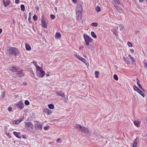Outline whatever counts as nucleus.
<instances>
[{
    "mask_svg": "<svg viewBox=\"0 0 147 147\" xmlns=\"http://www.w3.org/2000/svg\"><path fill=\"white\" fill-rule=\"evenodd\" d=\"M4 96H5V95H4V94H3V97H4Z\"/></svg>",
    "mask_w": 147,
    "mask_h": 147,
    "instance_id": "obj_61",
    "label": "nucleus"
},
{
    "mask_svg": "<svg viewBox=\"0 0 147 147\" xmlns=\"http://www.w3.org/2000/svg\"><path fill=\"white\" fill-rule=\"evenodd\" d=\"M134 124L137 127H138L139 123H138L136 121H134Z\"/></svg>",
    "mask_w": 147,
    "mask_h": 147,
    "instance_id": "obj_37",
    "label": "nucleus"
},
{
    "mask_svg": "<svg viewBox=\"0 0 147 147\" xmlns=\"http://www.w3.org/2000/svg\"><path fill=\"white\" fill-rule=\"evenodd\" d=\"M57 8L56 7H55V9L56 11H57Z\"/></svg>",
    "mask_w": 147,
    "mask_h": 147,
    "instance_id": "obj_57",
    "label": "nucleus"
},
{
    "mask_svg": "<svg viewBox=\"0 0 147 147\" xmlns=\"http://www.w3.org/2000/svg\"><path fill=\"white\" fill-rule=\"evenodd\" d=\"M113 5L117 9V10L119 13H123L124 12V11L122 9L121 7H119L117 5H116L115 4H113Z\"/></svg>",
    "mask_w": 147,
    "mask_h": 147,
    "instance_id": "obj_9",
    "label": "nucleus"
},
{
    "mask_svg": "<svg viewBox=\"0 0 147 147\" xmlns=\"http://www.w3.org/2000/svg\"><path fill=\"white\" fill-rule=\"evenodd\" d=\"M49 127V126H45L44 127V129L45 130H47L48 128Z\"/></svg>",
    "mask_w": 147,
    "mask_h": 147,
    "instance_id": "obj_41",
    "label": "nucleus"
},
{
    "mask_svg": "<svg viewBox=\"0 0 147 147\" xmlns=\"http://www.w3.org/2000/svg\"><path fill=\"white\" fill-rule=\"evenodd\" d=\"M138 140V139H137V138H136L135 139H134V143L132 147H136L137 144V141Z\"/></svg>",
    "mask_w": 147,
    "mask_h": 147,
    "instance_id": "obj_16",
    "label": "nucleus"
},
{
    "mask_svg": "<svg viewBox=\"0 0 147 147\" xmlns=\"http://www.w3.org/2000/svg\"><path fill=\"white\" fill-rule=\"evenodd\" d=\"M72 2L74 3H76L77 2V0H72Z\"/></svg>",
    "mask_w": 147,
    "mask_h": 147,
    "instance_id": "obj_48",
    "label": "nucleus"
},
{
    "mask_svg": "<svg viewBox=\"0 0 147 147\" xmlns=\"http://www.w3.org/2000/svg\"><path fill=\"white\" fill-rule=\"evenodd\" d=\"M133 87L134 90L137 91L139 89L135 85L133 86Z\"/></svg>",
    "mask_w": 147,
    "mask_h": 147,
    "instance_id": "obj_30",
    "label": "nucleus"
},
{
    "mask_svg": "<svg viewBox=\"0 0 147 147\" xmlns=\"http://www.w3.org/2000/svg\"><path fill=\"white\" fill-rule=\"evenodd\" d=\"M139 94H140L143 97H144V94L143 92L140 89L137 91Z\"/></svg>",
    "mask_w": 147,
    "mask_h": 147,
    "instance_id": "obj_19",
    "label": "nucleus"
},
{
    "mask_svg": "<svg viewBox=\"0 0 147 147\" xmlns=\"http://www.w3.org/2000/svg\"><path fill=\"white\" fill-rule=\"evenodd\" d=\"M56 93L57 95L63 97H65V93L62 91H57L56 92Z\"/></svg>",
    "mask_w": 147,
    "mask_h": 147,
    "instance_id": "obj_12",
    "label": "nucleus"
},
{
    "mask_svg": "<svg viewBox=\"0 0 147 147\" xmlns=\"http://www.w3.org/2000/svg\"><path fill=\"white\" fill-rule=\"evenodd\" d=\"M2 31V29H1L0 28V34L1 33Z\"/></svg>",
    "mask_w": 147,
    "mask_h": 147,
    "instance_id": "obj_53",
    "label": "nucleus"
},
{
    "mask_svg": "<svg viewBox=\"0 0 147 147\" xmlns=\"http://www.w3.org/2000/svg\"><path fill=\"white\" fill-rule=\"evenodd\" d=\"M113 1L114 0H113Z\"/></svg>",
    "mask_w": 147,
    "mask_h": 147,
    "instance_id": "obj_64",
    "label": "nucleus"
},
{
    "mask_svg": "<svg viewBox=\"0 0 147 147\" xmlns=\"http://www.w3.org/2000/svg\"><path fill=\"white\" fill-rule=\"evenodd\" d=\"M13 133L17 138L19 139L21 138V137L19 136V135L20 134V133H17L16 132L14 131L13 132Z\"/></svg>",
    "mask_w": 147,
    "mask_h": 147,
    "instance_id": "obj_17",
    "label": "nucleus"
},
{
    "mask_svg": "<svg viewBox=\"0 0 147 147\" xmlns=\"http://www.w3.org/2000/svg\"><path fill=\"white\" fill-rule=\"evenodd\" d=\"M96 11L97 12H99L100 11V8L99 6H97L95 9Z\"/></svg>",
    "mask_w": 147,
    "mask_h": 147,
    "instance_id": "obj_29",
    "label": "nucleus"
},
{
    "mask_svg": "<svg viewBox=\"0 0 147 147\" xmlns=\"http://www.w3.org/2000/svg\"><path fill=\"white\" fill-rule=\"evenodd\" d=\"M144 63L145 66L147 68V63L146 62H144Z\"/></svg>",
    "mask_w": 147,
    "mask_h": 147,
    "instance_id": "obj_49",
    "label": "nucleus"
},
{
    "mask_svg": "<svg viewBox=\"0 0 147 147\" xmlns=\"http://www.w3.org/2000/svg\"><path fill=\"white\" fill-rule=\"evenodd\" d=\"M137 83L138 84V86L139 87V88L142 89V87L141 85L138 82H137Z\"/></svg>",
    "mask_w": 147,
    "mask_h": 147,
    "instance_id": "obj_43",
    "label": "nucleus"
},
{
    "mask_svg": "<svg viewBox=\"0 0 147 147\" xmlns=\"http://www.w3.org/2000/svg\"><path fill=\"white\" fill-rule=\"evenodd\" d=\"M42 124L39 122H38L34 124L35 129L37 130H41L42 129Z\"/></svg>",
    "mask_w": 147,
    "mask_h": 147,
    "instance_id": "obj_5",
    "label": "nucleus"
},
{
    "mask_svg": "<svg viewBox=\"0 0 147 147\" xmlns=\"http://www.w3.org/2000/svg\"><path fill=\"white\" fill-rule=\"evenodd\" d=\"M75 56L78 59L82 61L83 62L85 63H86H86L87 62V61H86V60L85 59L80 56L78 55L77 54H76L75 55Z\"/></svg>",
    "mask_w": 147,
    "mask_h": 147,
    "instance_id": "obj_11",
    "label": "nucleus"
},
{
    "mask_svg": "<svg viewBox=\"0 0 147 147\" xmlns=\"http://www.w3.org/2000/svg\"><path fill=\"white\" fill-rule=\"evenodd\" d=\"M50 17L52 19L54 20L55 18V16L53 14H51Z\"/></svg>",
    "mask_w": 147,
    "mask_h": 147,
    "instance_id": "obj_36",
    "label": "nucleus"
},
{
    "mask_svg": "<svg viewBox=\"0 0 147 147\" xmlns=\"http://www.w3.org/2000/svg\"><path fill=\"white\" fill-rule=\"evenodd\" d=\"M81 47H80V49H81Z\"/></svg>",
    "mask_w": 147,
    "mask_h": 147,
    "instance_id": "obj_63",
    "label": "nucleus"
},
{
    "mask_svg": "<svg viewBox=\"0 0 147 147\" xmlns=\"http://www.w3.org/2000/svg\"><path fill=\"white\" fill-rule=\"evenodd\" d=\"M21 9L22 11H24L25 10V6L24 5H21L20 6Z\"/></svg>",
    "mask_w": 147,
    "mask_h": 147,
    "instance_id": "obj_28",
    "label": "nucleus"
},
{
    "mask_svg": "<svg viewBox=\"0 0 147 147\" xmlns=\"http://www.w3.org/2000/svg\"><path fill=\"white\" fill-rule=\"evenodd\" d=\"M129 56H130V58L131 60L133 62H135L134 59V57H133L131 56V55H129Z\"/></svg>",
    "mask_w": 147,
    "mask_h": 147,
    "instance_id": "obj_39",
    "label": "nucleus"
},
{
    "mask_svg": "<svg viewBox=\"0 0 147 147\" xmlns=\"http://www.w3.org/2000/svg\"><path fill=\"white\" fill-rule=\"evenodd\" d=\"M119 26L120 27V30L121 31H123L124 28V27L122 24H120L119 25Z\"/></svg>",
    "mask_w": 147,
    "mask_h": 147,
    "instance_id": "obj_32",
    "label": "nucleus"
},
{
    "mask_svg": "<svg viewBox=\"0 0 147 147\" xmlns=\"http://www.w3.org/2000/svg\"><path fill=\"white\" fill-rule=\"evenodd\" d=\"M91 35L94 38H96V35L94 32L92 31L91 32Z\"/></svg>",
    "mask_w": 147,
    "mask_h": 147,
    "instance_id": "obj_26",
    "label": "nucleus"
},
{
    "mask_svg": "<svg viewBox=\"0 0 147 147\" xmlns=\"http://www.w3.org/2000/svg\"><path fill=\"white\" fill-rule=\"evenodd\" d=\"M90 25H91V26H92L96 27L97 26L98 24L94 22V23H91V24H90Z\"/></svg>",
    "mask_w": 147,
    "mask_h": 147,
    "instance_id": "obj_27",
    "label": "nucleus"
},
{
    "mask_svg": "<svg viewBox=\"0 0 147 147\" xmlns=\"http://www.w3.org/2000/svg\"><path fill=\"white\" fill-rule=\"evenodd\" d=\"M75 127L81 132L83 133L86 134L87 135L89 136L90 135L91 132L87 127H84L78 124H76V125Z\"/></svg>",
    "mask_w": 147,
    "mask_h": 147,
    "instance_id": "obj_1",
    "label": "nucleus"
},
{
    "mask_svg": "<svg viewBox=\"0 0 147 147\" xmlns=\"http://www.w3.org/2000/svg\"><path fill=\"white\" fill-rule=\"evenodd\" d=\"M61 139H57L56 141L58 142H59L61 141Z\"/></svg>",
    "mask_w": 147,
    "mask_h": 147,
    "instance_id": "obj_51",
    "label": "nucleus"
},
{
    "mask_svg": "<svg viewBox=\"0 0 147 147\" xmlns=\"http://www.w3.org/2000/svg\"><path fill=\"white\" fill-rule=\"evenodd\" d=\"M137 80H138V82H140V81L138 79H137Z\"/></svg>",
    "mask_w": 147,
    "mask_h": 147,
    "instance_id": "obj_59",
    "label": "nucleus"
},
{
    "mask_svg": "<svg viewBox=\"0 0 147 147\" xmlns=\"http://www.w3.org/2000/svg\"><path fill=\"white\" fill-rule=\"evenodd\" d=\"M23 138H24V139H26V137L25 136H23Z\"/></svg>",
    "mask_w": 147,
    "mask_h": 147,
    "instance_id": "obj_56",
    "label": "nucleus"
},
{
    "mask_svg": "<svg viewBox=\"0 0 147 147\" xmlns=\"http://www.w3.org/2000/svg\"><path fill=\"white\" fill-rule=\"evenodd\" d=\"M144 0H139V1L140 2H143Z\"/></svg>",
    "mask_w": 147,
    "mask_h": 147,
    "instance_id": "obj_52",
    "label": "nucleus"
},
{
    "mask_svg": "<svg viewBox=\"0 0 147 147\" xmlns=\"http://www.w3.org/2000/svg\"><path fill=\"white\" fill-rule=\"evenodd\" d=\"M127 45L129 47H132V44L129 42H128L127 43Z\"/></svg>",
    "mask_w": 147,
    "mask_h": 147,
    "instance_id": "obj_35",
    "label": "nucleus"
},
{
    "mask_svg": "<svg viewBox=\"0 0 147 147\" xmlns=\"http://www.w3.org/2000/svg\"><path fill=\"white\" fill-rule=\"evenodd\" d=\"M112 32L116 36H118L117 32L115 29H113L112 31Z\"/></svg>",
    "mask_w": 147,
    "mask_h": 147,
    "instance_id": "obj_23",
    "label": "nucleus"
},
{
    "mask_svg": "<svg viewBox=\"0 0 147 147\" xmlns=\"http://www.w3.org/2000/svg\"><path fill=\"white\" fill-rule=\"evenodd\" d=\"M15 106H17L20 110L22 109L24 107V105L23 103L21 101H20L17 102L15 105Z\"/></svg>",
    "mask_w": 147,
    "mask_h": 147,
    "instance_id": "obj_7",
    "label": "nucleus"
},
{
    "mask_svg": "<svg viewBox=\"0 0 147 147\" xmlns=\"http://www.w3.org/2000/svg\"><path fill=\"white\" fill-rule=\"evenodd\" d=\"M61 34L58 32H57L55 34V37L57 38H60L61 37Z\"/></svg>",
    "mask_w": 147,
    "mask_h": 147,
    "instance_id": "obj_22",
    "label": "nucleus"
},
{
    "mask_svg": "<svg viewBox=\"0 0 147 147\" xmlns=\"http://www.w3.org/2000/svg\"><path fill=\"white\" fill-rule=\"evenodd\" d=\"M11 3V2L9 0L6 1L5 2V5H4L5 7H6L7 6L9 5Z\"/></svg>",
    "mask_w": 147,
    "mask_h": 147,
    "instance_id": "obj_21",
    "label": "nucleus"
},
{
    "mask_svg": "<svg viewBox=\"0 0 147 147\" xmlns=\"http://www.w3.org/2000/svg\"><path fill=\"white\" fill-rule=\"evenodd\" d=\"M33 19L35 20H36L37 19V17L36 15H34L33 17Z\"/></svg>",
    "mask_w": 147,
    "mask_h": 147,
    "instance_id": "obj_38",
    "label": "nucleus"
},
{
    "mask_svg": "<svg viewBox=\"0 0 147 147\" xmlns=\"http://www.w3.org/2000/svg\"><path fill=\"white\" fill-rule=\"evenodd\" d=\"M99 71H96L95 72V77L96 78H98V75H99Z\"/></svg>",
    "mask_w": 147,
    "mask_h": 147,
    "instance_id": "obj_31",
    "label": "nucleus"
},
{
    "mask_svg": "<svg viewBox=\"0 0 147 147\" xmlns=\"http://www.w3.org/2000/svg\"><path fill=\"white\" fill-rule=\"evenodd\" d=\"M25 104L26 105H28L30 104V102L29 101L27 100H26L25 101Z\"/></svg>",
    "mask_w": 147,
    "mask_h": 147,
    "instance_id": "obj_34",
    "label": "nucleus"
},
{
    "mask_svg": "<svg viewBox=\"0 0 147 147\" xmlns=\"http://www.w3.org/2000/svg\"><path fill=\"white\" fill-rule=\"evenodd\" d=\"M38 8H37V9L38 10Z\"/></svg>",
    "mask_w": 147,
    "mask_h": 147,
    "instance_id": "obj_62",
    "label": "nucleus"
},
{
    "mask_svg": "<svg viewBox=\"0 0 147 147\" xmlns=\"http://www.w3.org/2000/svg\"><path fill=\"white\" fill-rule=\"evenodd\" d=\"M29 15L30 16V15L31 14V12H30V13H29Z\"/></svg>",
    "mask_w": 147,
    "mask_h": 147,
    "instance_id": "obj_58",
    "label": "nucleus"
},
{
    "mask_svg": "<svg viewBox=\"0 0 147 147\" xmlns=\"http://www.w3.org/2000/svg\"><path fill=\"white\" fill-rule=\"evenodd\" d=\"M43 112L47 115H49L51 113V111L48 109H44L43 110Z\"/></svg>",
    "mask_w": 147,
    "mask_h": 147,
    "instance_id": "obj_15",
    "label": "nucleus"
},
{
    "mask_svg": "<svg viewBox=\"0 0 147 147\" xmlns=\"http://www.w3.org/2000/svg\"><path fill=\"white\" fill-rule=\"evenodd\" d=\"M41 22L42 23V27L43 28H47V25L46 24L45 21L44 20V16H42Z\"/></svg>",
    "mask_w": 147,
    "mask_h": 147,
    "instance_id": "obj_8",
    "label": "nucleus"
},
{
    "mask_svg": "<svg viewBox=\"0 0 147 147\" xmlns=\"http://www.w3.org/2000/svg\"><path fill=\"white\" fill-rule=\"evenodd\" d=\"M49 76V73H47V74H46V76Z\"/></svg>",
    "mask_w": 147,
    "mask_h": 147,
    "instance_id": "obj_55",
    "label": "nucleus"
},
{
    "mask_svg": "<svg viewBox=\"0 0 147 147\" xmlns=\"http://www.w3.org/2000/svg\"><path fill=\"white\" fill-rule=\"evenodd\" d=\"M82 5L80 4L78 5L76 7V11H82Z\"/></svg>",
    "mask_w": 147,
    "mask_h": 147,
    "instance_id": "obj_14",
    "label": "nucleus"
},
{
    "mask_svg": "<svg viewBox=\"0 0 147 147\" xmlns=\"http://www.w3.org/2000/svg\"><path fill=\"white\" fill-rule=\"evenodd\" d=\"M9 70L13 72H18L19 74L21 73V71H19L18 67L17 66H15L13 67H9Z\"/></svg>",
    "mask_w": 147,
    "mask_h": 147,
    "instance_id": "obj_6",
    "label": "nucleus"
},
{
    "mask_svg": "<svg viewBox=\"0 0 147 147\" xmlns=\"http://www.w3.org/2000/svg\"><path fill=\"white\" fill-rule=\"evenodd\" d=\"M125 61L126 62V63L127 64H130V63H131V61H129V60H125Z\"/></svg>",
    "mask_w": 147,
    "mask_h": 147,
    "instance_id": "obj_40",
    "label": "nucleus"
},
{
    "mask_svg": "<svg viewBox=\"0 0 147 147\" xmlns=\"http://www.w3.org/2000/svg\"><path fill=\"white\" fill-rule=\"evenodd\" d=\"M20 0H15V3L16 4H18L19 3Z\"/></svg>",
    "mask_w": 147,
    "mask_h": 147,
    "instance_id": "obj_42",
    "label": "nucleus"
},
{
    "mask_svg": "<svg viewBox=\"0 0 147 147\" xmlns=\"http://www.w3.org/2000/svg\"><path fill=\"white\" fill-rule=\"evenodd\" d=\"M25 47L26 50L27 51H29L31 50V47L29 45L28 43H26L25 45Z\"/></svg>",
    "mask_w": 147,
    "mask_h": 147,
    "instance_id": "obj_18",
    "label": "nucleus"
},
{
    "mask_svg": "<svg viewBox=\"0 0 147 147\" xmlns=\"http://www.w3.org/2000/svg\"><path fill=\"white\" fill-rule=\"evenodd\" d=\"M48 107L50 109H53L54 108V105L52 104L48 105Z\"/></svg>",
    "mask_w": 147,
    "mask_h": 147,
    "instance_id": "obj_24",
    "label": "nucleus"
},
{
    "mask_svg": "<svg viewBox=\"0 0 147 147\" xmlns=\"http://www.w3.org/2000/svg\"><path fill=\"white\" fill-rule=\"evenodd\" d=\"M113 78L114 79L116 80H117L118 79L117 76L116 74H115L114 75Z\"/></svg>",
    "mask_w": 147,
    "mask_h": 147,
    "instance_id": "obj_33",
    "label": "nucleus"
},
{
    "mask_svg": "<svg viewBox=\"0 0 147 147\" xmlns=\"http://www.w3.org/2000/svg\"><path fill=\"white\" fill-rule=\"evenodd\" d=\"M114 1L113 4H115L116 5L117 4H120L121 3L119 1V0H114L113 1Z\"/></svg>",
    "mask_w": 147,
    "mask_h": 147,
    "instance_id": "obj_20",
    "label": "nucleus"
},
{
    "mask_svg": "<svg viewBox=\"0 0 147 147\" xmlns=\"http://www.w3.org/2000/svg\"><path fill=\"white\" fill-rule=\"evenodd\" d=\"M24 117H23L22 118H20L18 120H19L20 122L23 121L24 119Z\"/></svg>",
    "mask_w": 147,
    "mask_h": 147,
    "instance_id": "obj_46",
    "label": "nucleus"
},
{
    "mask_svg": "<svg viewBox=\"0 0 147 147\" xmlns=\"http://www.w3.org/2000/svg\"><path fill=\"white\" fill-rule=\"evenodd\" d=\"M30 19V16L29 17V18H28V20H29Z\"/></svg>",
    "mask_w": 147,
    "mask_h": 147,
    "instance_id": "obj_60",
    "label": "nucleus"
},
{
    "mask_svg": "<svg viewBox=\"0 0 147 147\" xmlns=\"http://www.w3.org/2000/svg\"><path fill=\"white\" fill-rule=\"evenodd\" d=\"M11 123L13 124H16L15 120L11 121Z\"/></svg>",
    "mask_w": 147,
    "mask_h": 147,
    "instance_id": "obj_45",
    "label": "nucleus"
},
{
    "mask_svg": "<svg viewBox=\"0 0 147 147\" xmlns=\"http://www.w3.org/2000/svg\"><path fill=\"white\" fill-rule=\"evenodd\" d=\"M4 1H5V0H3V3L4 5H5V2Z\"/></svg>",
    "mask_w": 147,
    "mask_h": 147,
    "instance_id": "obj_54",
    "label": "nucleus"
},
{
    "mask_svg": "<svg viewBox=\"0 0 147 147\" xmlns=\"http://www.w3.org/2000/svg\"><path fill=\"white\" fill-rule=\"evenodd\" d=\"M36 64V63H35L34 65L36 67L37 70L38 71L39 70H40L41 68L38 66Z\"/></svg>",
    "mask_w": 147,
    "mask_h": 147,
    "instance_id": "obj_25",
    "label": "nucleus"
},
{
    "mask_svg": "<svg viewBox=\"0 0 147 147\" xmlns=\"http://www.w3.org/2000/svg\"><path fill=\"white\" fill-rule=\"evenodd\" d=\"M38 71V72L39 73H39H40L39 76V77H42L44 76L45 74V73L44 71L42 70V68L40 70Z\"/></svg>",
    "mask_w": 147,
    "mask_h": 147,
    "instance_id": "obj_13",
    "label": "nucleus"
},
{
    "mask_svg": "<svg viewBox=\"0 0 147 147\" xmlns=\"http://www.w3.org/2000/svg\"><path fill=\"white\" fill-rule=\"evenodd\" d=\"M12 109L11 107H9L8 108V110L9 111H12Z\"/></svg>",
    "mask_w": 147,
    "mask_h": 147,
    "instance_id": "obj_44",
    "label": "nucleus"
},
{
    "mask_svg": "<svg viewBox=\"0 0 147 147\" xmlns=\"http://www.w3.org/2000/svg\"><path fill=\"white\" fill-rule=\"evenodd\" d=\"M7 50L9 52V55H13L16 56L19 55L20 53L19 50L14 47H8L7 48Z\"/></svg>",
    "mask_w": 147,
    "mask_h": 147,
    "instance_id": "obj_3",
    "label": "nucleus"
},
{
    "mask_svg": "<svg viewBox=\"0 0 147 147\" xmlns=\"http://www.w3.org/2000/svg\"><path fill=\"white\" fill-rule=\"evenodd\" d=\"M25 127L27 128V129L30 131H32L33 129V125L32 123L28 122H25Z\"/></svg>",
    "mask_w": 147,
    "mask_h": 147,
    "instance_id": "obj_4",
    "label": "nucleus"
},
{
    "mask_svg": "<svg viewBox=\"0 0 147 147\" xmlns=\"http://www.w3.org/2000/svg\"><path fill=\"white\" fill-rule=\"evenodd\" d=\"M76 14L77 16V18L78 20L81 19L82 15V11H76Z\"/></svg>",
    "mask_w": 147,
    "mask_h": 147,
    "instance_id": "obj_10",
    "label": "nucleus"
},
{
    "mask_svg": "<svg viewBox=\"0 0 147 147\" xmlns=\"http://www.w3.org/2000/svg\"><path fill=\"white\" fill-rule=\"evenodd\" d=\"M16 124H18L20 123L19 120L18 119L16 120H15Z\"/></svg>",
    "mask_w": 147,
    "mask_h": 147,
    "instance_id": "obj_47",
    "label": "nucleus"
},
{
    "mask_svg": "<svg viewBox=\"0 0 147 147\" xmlns=\"http://www.w3.org/2000/svg\"><path fill=\"white\" fill-rule=\"evenodd\" d=\"M83 36L85 42L84 45L86 44L87 45L90 46L86 47V48L87 49H92L91 47H92V45L90 43L92 42L93 39L86 34H84Z\"/></svg>",
    "mask_w": 147,
    "mask_h": 147,
    "instance_id": "obj_2",
    "label": "nucleus"
},
{
    "mask_svg": "<svg viewBox=\"0 0 147 147\" xmlns=\"http://www.w3.org/2000/svg\"><path fill=\"white\" fill-rule=\"evenodd\" d=\"M12 22H13V24H15V20L14 19H13L12 20Z\"/></svg>",
    "mask_w": 147,
    "mask_h": 147,
    "instance_id": "obj_50",
    "label": "nucleus"
}]
</instances>
